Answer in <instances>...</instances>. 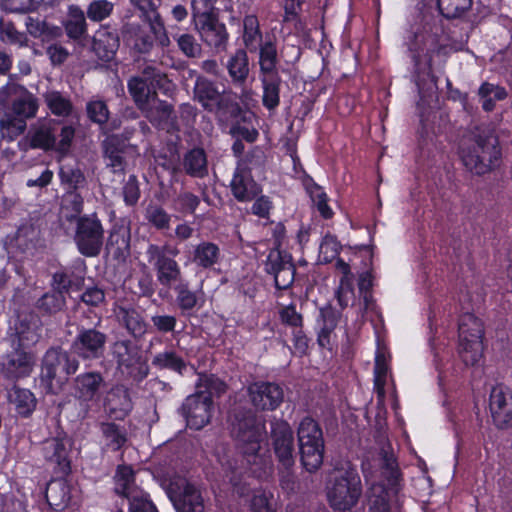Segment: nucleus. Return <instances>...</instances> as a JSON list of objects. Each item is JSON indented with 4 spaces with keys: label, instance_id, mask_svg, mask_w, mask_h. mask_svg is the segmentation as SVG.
<instances>
[{
    "label": "nucleus",
    "instance_id": "4d7b16f0",
    "mask_svg": "<svg viewBox=\"0 0 512 512\" xmlns=\"http://www.w3.org/2000/svg\"><path fill=\"white\" fill-rule=\"evenodd\" d=\"M354 274L351 269L341 274L339 286L336 290V298L342 308L348 306L349 301L354 297Z\"/></svg>",
    "mask_w": 512,
    "mask_h": 512
},
{
    "label": "nucleus",
    "instance_id": "f257e3e1",
    "mask_svg": "<svg viewBox=\"0 0 512 512\" xmlns=\"http://www.w3.org/2000/svg\"><path fill=\"white\" fill-rule=\"evenodd\" d=\"M232 434L237 440L240 455L237 458L224 455L219 458V462L233 493L242 497L248 493V487L243 479L245 472L248 470L255 476L261 475L264 458L259 451L266 431L264 424L249 414L233 423Z\"/></svg>",
    "mask_w": 512,
    "mask_h": 512
},
{
    "label": "nucleus",
    "instance_id": "7ed1b4c3",
    "mask_svg": "<svg viewBox=\"0 0 512 512\" xmlns=\"http://www.w3.org/2000/svg\"><path fill=\"white\" fill-rule=\"evenodd\" d=\"M75 136V129L64 124L57 129L55 120L38 121L30 130L29 138L32 148L54 150L60 154H67Z\"/></svg>",
    "mask_w": 512,
    "mask_h": 512
},
{
    "label": "nucleus",
    "instance_id": "774afa93",
    "mask_svg": "<svg viewBox=\"0 0 512 512\" xmlns=\"http://www.w3.org/2000/svg\"><path fill=\"white\" fill-rule=\"evenodd\" d=\"M371 512H389L388 491L380 484L373 485L370 496Z\"/></svg>",
    "mask_w": 512,
    "mask_h": 512
},
{
    "label": "nucleus",
    "instance_id": "37998d69",
    "mask_svg": "<svg viewBox=\"0 0 512 512\" xmlns=\"http://www.w3.org/2000/svg\"><path fill=\"white\" fill-rule=\"evenodd\" d=\"M152 365L158 369H168L180 375H182L187 368L184 359L173 350H165L157 353L152 358Z\"/></svg>",
    "mask_w": 512,
    "mask_h": 512
},
{
    "label": "nucleus",
    "instance_id": "c9c22d12",
    "mask_svg": "<svg viewBox=\"0 0 512 512\" xmlns=\"http://www.w3.org/2000/svg\"><path fill=\"white\" fill-rule=\"evenodd\" d=\"M242 41L249 52H256L263 43L260 23L256 15L249 14L243 18Z\"/></svg>",
    "mask_w": 512,
    "mask_h": 512
},
{
    "label": "nucleus",
    "instance_id": "49530a36",
    "mask_svg": "<svg viewBox=\"0 0 512 512\" xmlns=\"http://www.w3.org/2000/svg\"><path fill=\"white\" fill-rule=\"evenodd\" d=\"M115 492L125 498L130 497V492L140 490L135 484V475L132 467L120 465L115 474Z\"/></svg>",
    "mask_w": 512,
    "mask_h": 512
},
{
    "label": "nucleus",
    "instance_id": "4468645a",
    "mask_svg": "<svg viewBox=\"0 0 512 512\" xmlns=\"http://www.w3.org/2000/svg\"><path fill=\"white\" fill-rule=\"evenodd\" d=\"M212 405L213 402L209 399V395L195 392L185 399L180 412L190 428L199 430L209 423L212 415Z\"/></svg>",
    "mask_w": 512,
    "mask_h": 512
},
{
    "label": "nucleus",
    "instance_id": "bb28decb",
    "mask_svg": "<svg viewBox=\"0 0 512 512\" xmlns=\"http://www.w3.org/2000/svg\"><path fill=\"white\" fill-rule=\"evenodd\" d=\"M194 98L210 112L221 108L222 93L214 82L204 77H198L195 81Z\"/></svg>",
    "mask_w": 512,
    "mask_h": 512
},
{
    "label": "nucleus",
    "instance_id": "de8ad7c7",
    "mask_svg": "<svg viewBox=\"0 0 512 512\" xmlns=\"http://www.w3.org/2000/svg\"><path fill=\"white\" fill-rule=\"evenodd\" d=\"M26 129V120L7 111L0 117V131L4 138L12 141Z\"/></svg>",
    "mask_w": 512,
    "mask_h": 512
},
{
    "label": "nucleus",
    "instance_id": "1a4fd4ad",
    "mask_svg": "<svg viewBox=\"0 0 512 512\" xmlns=\"http://www.w3.org/2000/svg\"><path fill=\"white\" fill-rule=\"evenodd\" d=\"M148 262L153 265L157 281L165 287L173 288L184 281L178 262L167 255V247L149 244L146 250Z\"/></svg>",
    "mask_w": 512,
    "mask_h": 512
},
{
    "label": "nucleus",
    "instance_id": "a211bd4d",
    "mask_svg": "<svg viewBox=\"0 0 512 512\" xmlns=\"http://www.w3.org/2000/svg\"><path fill=\"white\" fill-rule=\"evenodd\" d=\"M35 364L31 353L20 346L13 348L1 357V371L6 379L17 381L30 376Z\"/></svg>",
    "mask_w": 512,
    "mask_h": 512
},
{
    "label": "nucleus",
    "instance_id": "39448f33",
    "mask_svg": "<svg viewBox=\"0 0 512 512\" xmlns=\"http://www.w3.org/2000/svg\"><path fill=\"white\" fill-rule=\"evenodd\" d=\"M112 360L122 374L140 382L149 374V366L143 359L140 347L128 338L117 339L110 346Z\"/></svg>",
    "mask_w": 512,
    "mask_h": 512
},
{
    "label": "nucleus",
    "instance_id": "2f4dec72",
    "mask_svg": "<svg viewBox=\"0 0 512 512\" xmlns=\"http://www.w3.org/2000/svg\"><path fill=\"white\" fill-rule=\"evenodd\" d=\"M8 401L14 405L18 415L28 417L36 408L37 400L34 394L25 388L13 386L7 394Z\"/></svg>",
    "mask_w": 512,
    "mask_h": 512
},
{
    "label": "nucleus",
    "instance_id": "9b49d317",
    "mask_svg": "<svg viewBox=\"0 0 512 512\" xmlns=\"http://www.w3.org/2000/svg\"><path fill=\"white\" fill-rule=\"evenodd\" d=\"M0 104H10V112L24 118V120L35 117L38 111V100L25 87L8 84L0 89Z\"/></svg>",
    "mask_w": 512,
    "mask_h": 512
},
{
    "label": "nucleus",
    "instance_id": "ddd939ff",
    "mask_svg": "<svg viewBox=\"0 0 512 512\" xmlns=\"http://www.w3.org/2000/svg\"><path fill=\"white\" fill-rule=\"evenodd\" d=\"M271 438L279 465L289 471L294 463V436L290 425L283 420L271 424Z\"/></svg>",
    "mask_w": 512,
    "mask_h": 512
},
{
    "label": "nucleus",
    "instance_id": "3c124183",
    "mask_svg": "<svg viewBox=\"0 0 512 512\" xmlns=\"http://www.w3.org/2000/svg\"><path fill=\"white\" fill-rule=\"evenodd\" d=\"M305 188L321 216L330 219L333 216V211L327 204L328 197L323 189L312 180L305 183Z\"/></svg>",
    "mask_w": 512,
    "mask_h": 512
},
{
    "label": "nucleus",
    "instance_id": "5fc2aeb1",
    "mask_svg": "<svg viewBox=\"0 0 512 512\" xmlns=\"http://www.w3.org/2000/svg\"><path fill=\"white\" fill-rule=\"evenodd\" d=\"M84 200L83 197L75 192L69 191L65 204L63 205V217L66 221L75 223L82 217Z\"/></svg>",
    "mask_w": 512,
    "mask_h": 512
},
{
    "label": "nucleus",
    "instance_id": "9d476101",
    "mask_svg": "<svg viewBox=\"0 0 512 512\" xmlns=\"http://www.w3.org/2000/svg\"><path fill=\"white\" fill-rule=\"evenodd\" d=\"M168 493L176 512H204L205 510L201 491L183 477L171 480Z\"/></svg>",
    "mask_w": 512,
    "mask_h": 512
},
{
    "label": "nucleus",
    "instance_id": "052dcab7",
    "mask_svg": "<svg viewBox=\"0 0 512 512\" xmlns=\"http://www.w3.org/2000/svg\"><path fill=\"white\" fill-rule=\"evenodd\" d=\"M118 37L115 33L108 32L104 29L98 30L94 36V47L100 50L102 47L105 50L107 59H110L118 48Z\"/></svg>",
    "mask_w": 512,
    "mask_h": 512
},
{
    "label": "nucleus",
    "instance_id": "79ce46f5",
    "mask_svg": "<svg viewBox=\"0 0 512 512\" xmlns=\"http://www.w3.org/2000/svg\"><path fill=\"white\" fill-rule=\"evenodd\" d=\"M299 445L324 443L323 433L319 424L311 417H305L298 427Z\"/></svg>",
    "mask_w": 512,
    "mask_h": 512
},
{
    "label": "nucleus",
    "instance_id": "e433bc0d",
    "mask_svg": "<svg viewBox=\"0 0 512 512\" xmlns=\"http://www.w3.org/2000/svg\"><path fill=\"white\" fill-rule=\"evenodd\" d=\"M281 83L282 80L277 73L273 75H264L261 78L263 89L262 103L269 111L275 110L279 106Z\"/></svg>",
    "mask_w": 512,
    "mask_h": 512
},
{
    "label": "nucleus",
    "instance_id": "6e6552de",
    "mask_svg": "<svg viewBox=\"0 0 512 512\" xmlns=\"http://www.w3.org/2000/svg\"><path fill=\"white\" fill-rule=\"evenodd\" d=\"M73 239L83 256L95 257L100 254L104 243V228L95 213L77 219Z\"/></svg>",
    "mask_w": 512,
    "mask_h": 512
},
{
    "label": "nucleus",
    "instance_id": "f704fd0d",
    "mask_svg": "<svg viewBox=\"0 0 512 512\" xmlns=\"http://www.w3.org/2000/svg\"><path fill=\"white\" fill-rule=\"evenodd\" d=\"M46 500L55 511L64 510L70 502V489L63 480L51 481L46 489Z\"/></svg>",
    "mask_w": 512,
    "mask_h": 512
},
{
    "label": "nucleus",
    "instance_id": "680f3d73",
    "mask_svg": "<svg viewBox=\"0 0 512 512\" xmlns=\"http://www.w3.org/2000/svg\"><path fill=\"white\" fill-rule=\"evenodd\" d=\"M472 5V0H437L440 13L446 18L459 17Z\"/></svg>",
    "mask_w": 512,
    "mask_h": 512
},
{
    "label": "nucleus",
    "instance_id": "bf43d9fd",
    "mask_svg": "<svg viewBox=\"0 0 512 512\" xmlns=\"http://www.w3.org/2000/svg\"><path fill=\"white\" fill-rule=\"evenodd\" d=\"M127 498L129 502V512H158L156 506L149 499V495L142 489L133 490Z\"/></svg>",
    "mask_w": 512,
    "mask_h": 512
},
{
    "label": "nucleus",
    "instance_id": "c756f323",
    "mask_svg": "<svg viewBox=\"0 0 512 512\" xmlns=\"http://www.w3.org/2000/svg\"><path fill=\"white\" fill-rule=\"evenodd\" d=\"M226 69L234 85L242 86L249 76V58L245 49H237L229 56Z\"/></svg>",
    "mask_w": 512,
    "mask_h": 512
},
{
    "label": "nucleus",
    "instance_id": "a878e982",
    "mask_svg": "<svg viewBox=\"0 0 512 512\" xmlns=\"http://www.w3.org/2000/svg\"><path fill=\"white\" fill-rule=\"evenodd\" d=\"M222 252L218 244L201 241L193 246L191 262L201 270H212L220 263Z\"/></svg>",
    "mask_w": 512,
    "mask_h": 512
},
{
    "label": "nucleus",
    "instance_id": "603ef678",
    "mask_svg": "<svg viewBox=\"0 0 512 512\" xmlns=\"http://www.w3.org/2000/svg\"><path fill=\"white\" fill-rule=\"evenodd\" d=\"M226 384L215 375L201 374L196 382V392L209 395L212 400L214 396H220L225 393Z\"/></svg>",
    "mask_w": 512,
    "mask_h": 512
},
{
    "label": "nucleus",
    "instance_id": "473e14b6",
    "mask_svg": "<svg viewBox=\"0 0 512 512\" xmlns=\"http://www.w3.org/2000/svg\"><path fill=\"white\" fill-rule=\"evenodd\" d=\"M140 110L144 114V116L156 126H161L164 123H167L173 114V107L166 101H162L157 98V95L154 96L144 107H141Z\"/></svg>",
    "mask_w": 512,
    "mask_h": 512
},
{
    "label": "nucleus",
    "instance_id": "aec40b11",
    "mask_svg": "<svg viewBox=\"0 0 512 512\" xmlns=\"http://www.w3.org/2000/svg\"><path fill=\"white\" fill-rule=\"evenodd\" d=\"M489 408L495 425L500 429L508 428L512 422L511 397L504 387L497 385L490 393Z\"/></svg>",
    "mask_w": 512,
    "mask_h": 512
},
{
    "label": "nucleus",
    "instance_id": "72a5a7b5",
    "mask_svg": "<svg viewBox=\"0 0 512 512\" xmlns=\"http://www.w3.org/2000/svg\"><path fill=\"white\" fill-rule=\"evenodd\" d=\"M43 98L53 115L62 118H68L73 115L74 106L68 95L57 90H49L43 94Z\"/></svg>",
    "mask_w": 512,
    "mask_h": 512
},
{
    "label": "nucleus",
    "instance_id": "13d9d810",
    "mask_svg": "<svg viewBox=\"0 0 512 512\" xmlns=\"http://www.w3.org/2000/svg\"><path fill=\"white\" fill-rule=\"evenodd\" d=\"M0 40L4 43L18 44L21 47L28 45L26 34L18 31L11 21L0 20Z\"/></svg>",
    "mask_w": 512,
    "mask_h": 512
},
{
    "label": "nucleus",
    "instance_id": "e2e57ef3",
    "mask_svg": "<svg viewBox=\"0 0 512 512\" xmlns=\"http://www.w3.org/2000/svg\"><path fill=\"white\" fill-rule=\"evenodd\" d=\"M114 10V4L108 0H94L86 9V15L93 22L107 19Z\"/></svg>",
    "mask_w": 512,
    "mask_h": 512
},
{
    "label": "nucleus",
    "instance_id": "0e129e2a",
    "mask_svg": "<svg viewBox=\"0 0 512 512\" xmlns=\"http://www.w3.org/2000/svg\"><path fill=\"white\" fill-rule=\"evenodd\" d=\"M273 494L266 489H255L250 500L251 512H275L272 505Z\"/></svg>",
    "mask_w": 512,
    "mask_h": 512
},
{
    "label": "nucleus",
    "instance_id": "b1692460",
    "mask_svg": "<svg viewBox=\"0 0 512 512\" xmlns=\"http://www.w3.org/2000/svg\"><path fill=\"white\" fill-rule=\"evenodd\" d=\"M341 313L331 305L322 307L319 311L317 324L319 326L317 342L322 348L331 349L335 337L334 330L338 325Z\"/></svg>",
    "mask_w": 512,
    "mask_h": 512
},
{
    "label": "nucleus",
    "instance_id": "cd10ccee",
    "mask_svg": "<svg viewBox=\"0 0 512 512\" xmlns=\"http://www.w3.org/2000/svg\"><path fill=\"white\" fill-rule=\"evenodd\" d=\"M105 411L115 419H123L132 409V402L127 389L113 387L104 400Z\"/></svg>",
    "mask_w": 512,
    "mask_h": 512
},
{
    "label": "nucleus",
    "instance_id": "c03bdc74",
    "mask_svg": "<svg viewBox=\"0 0 512 512\" xmlns=\"http://www.w3.org/2000/svg\"><path fill=\"white\" fill-rule=\"evenodd\" d=\"M301 462L308 472H315L323 463L324 443L299 445Z\"/></svg>",
    "mask_w": 512,
    "mask_h": 512
},
{
    "label": "nucleus",
    "instance_id": "f3484780",
    "mask_svg": "<svg viewBox=\"0 0 512 512\" xmlns=\"http://www.w3.org/2000/svg\"><path fill=\"white\" fill-rule=\"evenodd\" d=\"M71 450V441L65 432L61 431L56 436L47 438L42 443V454L45 461L61 473H67L70 470L69 453Z\"/></svg>",
    "mask_w": 512,
    "mask_h": 512
},
{
    "label": "nucleus",
    "instance_id": "412c9836",
    "mask_svg": "<svg viewBox=\"0 0 512 512\" xmlns=\"http://www.w3.org/2000/svg\"><path fill=\"white\" fill-rule=\"evenodd\" d=\"M103 386L104 378L100 372H84L74 379V395L82 403H88L98 397Z\"/></svg>",
    "mask_w": 512,
    "mask_h": 512
},
{
    "label": "nucleus",
    "instance_id": "338daca9",
    "mask_svg": "<svg viewBox=\"0 0 512 512\" xmlns=\"http://www.w3.org/2000/svg\"><path fill=\"white\" fill-rule=\"evenodd\" d=\"M174 208L183 214H193L200 204V198L189 191H181L173 200Z\"/></svg>",
    "mask_w": 512,
    "mask_h": 512
},
{
    "label": "nucleus",
    "instance_id": "a18cd8bd",
    "mask_svg": "<svg viewBox=\"0 0 512 512\" xmlns=\"http://www.w3.org/2000/svg\"><path fill=\"white\" fill-rule=\"evenodd\" d=\"M478 96L482 102V108L486 112H490L495 108L496 101L504 100L507 97L505 88L484 82L479 87Z\"/></svg>",
    "mask_w": 512,
    "mask_h": 512
},
{
    "label": "nucleus",
    "instance_id": "4c0bfd02",
    "mask_svg": "<svg viewBox=\"0 0 512 512\" xmlns=\"http://www.w3.org/2000/svg\"><path fill=\"white\" fill-rule=\"evenodd\" d=\"M66 34L71 39H81L87 33L84 11L75 5L69 7L68 18L64 23Z\"/></svg>",
    "mask_w": 512,
    "mask_h": 512
},
{
    "label": "nucleus",
    "instance_id": "20e7f679",
    "mask_svg": "<svg viewBox=\"0 0 512 512\" xmlns=\"http://www.w3.org/2000/svg\"><path fill=\"white\" fill-rule=\"evenodd\" d=\"M79 368V361L61 348L46 351L41 366V380L49 390L62 389Z\"/></svg>",
    "mask_w": 512,
    "mask_h": 512
},
{
    "label": "nucleus",
    "instance_id": "a19ab883",
    "mask_svg": "<svg viewBox=\"0 0 512 512\" xmlns=\"http://www.w3.org/2000/svg\"><path fill=\"white\" fill-rule=\"evenodd\" d=\"M389 374L388 357L383 350H378L374 365V390L380 400L385 398V385Z\"/></svg>",
    "mask_w": 512,
    "mask_h": 512
},
{
    "label": "nucleus",
    "instance_id": "0eeeda50",
    "mask_svg": "<svg viewBox=\"0 0 512 512\" xmlns=\"http://www.w3.org/2000/svg\"><path fill=\"white\" fill-rule=\"evenodd\" d=\"M360 494V477L354 469L348 468L334 477L332 487L327 495L333 509L346 511L357 503Z\"/></svg>",
    "mask_w": 512,
    "mask_h": 512
},
{
    "label": "nucleus",
    "instance_id": "58836bf2",
    "mask_svg": "<svg viewBox=\"0 0 512 512\" xmlns=\"http://www.w3.org/2000/svg\"><path fill=\"white\" fill-rule=\"evenodd\" d=\"M127 87L130 95L132 96L136 106L139 109L144 107L148 101L157 95L155 89H153L150 83L146 82V80L142 79L141 77H131L128 81Z\"/></svg>",
    "mask_w": 512,
    "mask_h": 512
},
{
    "label": "nucleus",
    "instance_id": "09e8293b",
    "mask_svg": "<svg viewBox=\"0 0 512 512\" xmlns=\"http://www.w3.org/2000/svg\"><path fill=\"white\" fill-rule=\"evenodd\" d=\"M145 220L157 230L170 228L171 215L159 204L150 203L144 211Z\"/></svg>",
    "mask_w": 512,
    "mask_h": 512
},
{
    "label": "nucleus",
    "instance_id": "7c9ffc66",
    "mask_svg": "<svg viewBox=\"0 0 512 512\" xmlns=\"http://www.w3.org/2000/svg\"><path fill=\"white\" fill-rule=\"evenodd\" d=\"M185 173L191 177L203 178L208 174L207 156L203 148L194 147L182 158Z\"/></svg>",
    "mask_w": 512,
    "mask_h": 512
},
{
    "label": "nucleus",
    "instance_id": "4be33fe9",
    "mask_svg": "<svg viewBox=\"0 0 512 512\" xmlns=\"http://www.w3.org/2000/svg\"><path fill=\"white\" fill-rule=\"evenodd\" d=\"M114 314L118 323L135 339L142 338L147 331V323L141 312L132 305H117Z\"/></svg>",
    "mask_w": 512,
    "mask_h": 512
},
{
    "label": "nucleus",
    "instance_id": "6ab92c4d",
    "mask_svg": "<svg viewBox=\"0 0 512 512\" xmlns=\"http://www.w3.org/2000/svg\"><path fill=\"white\" fill-rule=\"evenodd\" d=\"M439 48L435 35L421 31L413 34L412 39L408 43L410 57L417 71L422 70V61L425 59L429 74L432 71V53Z\"/></svg>",
    "mask_w": 512,
    "mask_h": 512
},
{
    "label": "nucleus",
    "instance_id": "dca6fc26",
    "mask_svg": "<svg viewBox=\"0 0 512 512\" xmlns=\"http://www.w3.org/2000/svg\"><path fill=\"white\" fill-rule=\"evenodd\" d=\"M252 405L259 410L273 411L284 400L283 388L274 382L257 381L247 388Z\"/></svg>",
    "mask_w": 512,
    "mask_h": 512
},
{
    "label": "nucleus",
    "instance_id": "f03ea898",
    "mask_svg": "<svg viewBox=\"0 0 512 512\" xmlns=\"http://www.w3.org/2000/svg\"><path fill=\"white\" fill-rule=\"evenodd\" d=\"M465 168L473 174L484 175L500 165L501 148L494 131L489 127H477L472 142L460 149Z\"/></svg>",
    "mask_w": 512,
    "mask_h": 512
},
{
    "label": "nucleus",
    "instance_id": "69168bd1",
    "mask_svg": "<svg viewBox=\"0 0 512 512\" xmlns=\"http://www.w3.org/2000/svg\"><path fill=\"white\" fill-rule=\"evenodd\" d=\"M142 20L149 25L151 32L162 47L170 45V39L166 33L165 25L159 12L145 16Z\"/></svg>",
    "mask_w": 512,
    "mask_h": 512
},
{
    "label": "nucleus",
    "instance_id": "c85d7f7f",
    "mask_svg": "<svg viewBox=\"0 0 512 512\" xmlns=\"http://www.w3.org/2000/svg\"><path fill=\"white\" fill-rule=\"evenodd\" d=\"M99 431L101 433V442L104 448L110 451L120 450L127 442V430L124 426L115 422H100Z\"/></svg>",
    "mask_w": 512,
    "mask_h": 512
},
{
    "label": "nucleus",
    "instance_id": "ea45409f",
    "mask_svg": "<svg viewBox=\"0 0 512 512\" xmlns=\"http://www.w3.org/2000/svg\"><path fill=\"white\" fill-rule=\"evenodd\" d=\"M259 51V68L263 75H273L276 72L278 63V52L274 41L266 40L260 44Z\"/></svg>",
    "mask_w": 512,
    "mask_h": 512
},
{
    "label": "nucleus",
    "instance_id": "5701e85b",
    "mask_svg": "<svg viewBox=\"0 0 512 512\" xmlns=\"http://www.w3.org/2000/svg\"><path fill=\"white\" fill-rule=\"evenodd\" d=\"M230 187L233 196L240 202L251 201L261 193V187L252 178L250 171L241 166L236 168Z\"/></svg>",
    "mask_w": 512,
    "mask_h": 512
},
{
    "label": "nucleus",
    "instance_id": "6e6d98bb",
    "mask_svg": "<svg viewBox=\"0 0 512 512\" xmlns=\"http://www.w3.org/2000/svg\"><path fill=\"white\" fill-rule=\"evenodd\" d=\"M181 53L188 58H199L202 54V46L194 35L190 33L177 34L174 37Z\"/></svg>",
    "mask_w": 512,
    "mask_h": 512
},
{
    "label": "nucleus",
    "instance_id": "864d4df0",
    "mask_svg": "<svg viewBox=\"0 0 512 512\" xmlns=\"http://www.w3.org/2000/svg\"><path fill=\"white\" fill-rule=\"evenodd\" d=\"M59 177L61 183L67 185L70 191H76L86 184L83 172L75 165H62L59 170Z\"/></svg>",
    "mask_w": 512,
    "mask_h": 512
},
{
    "label": "nucleus",
    "instance_id": "2eb2a0df",
    "mask_svg": "<svg viewBox=\"0 0 512 512\" xmlns=\"http://www.w3.org/2000/svg\"><path fill=\"white\" fill-rule=\"evenodd\" d=\"M193 24L195 31L206 46L217 53L227 50L229 33L217 15L198 20Z\"/></svg>",
    "mask_w": 512,
    "mask_h": 512
},
{
    "label": "nucleus",
    "instance_id": "393cba45",
    "mask_svg": "<svg viewBox=\"0 0 512 512\" xmlns=\"http://www.w3.org/2000/svg\"><path fill=\"white\" fill-rule=\"evenodd\" d=\"M173 290L176 294L175 302L182 315H192L204 304V293L201 289L191 290L189 282L184 280L175 286Z\"/></svg>",
    "mask_w": 512,
    "mask_h": 512
},
{
    "label": "nucleus",
    "instance_id": "8fccbe9b",
    "mask_svg": "<svg viewBox=\"0 0 512 512\" xmlns=\"http://www.w3.org/2000/svg\"><path fill=\"white\" fill-rule=\"evenodd\" d=\"M25 26L31 36L41 38L43 41L60 35V29L58 27L50 26L47 22L39 18L27 17Z\"/></svg>",
    "mask_w": 512,
    "mask_h": 512
},
{
    "label": "nucleus",
    "instance_id": "423d86ee",
    "mask_svg": "<svg viewBox=\"0 0 512 512\" xmlns=\"http://www.w3.org/2000/svg\"><path fill=\"white\" fill-rule=\"evenodd\" d=\"M483 324L472 313H464L458 325V352L466 365H475L483 354Z\"/></svg>",
    "mask_w": 512,
    "mask_h": 512
},
{
    "label": "nucleus",
    "instance_id": "f8f14e48",
    "mask_svg": "<svg viewBox=\"0 0 512 512\" xmlns=\"http://www.w3.org/2000/svg\"><path fill=\"white\" fill-rule=\"evenodd\" d=\"M106 343V333L95 327H81L72 341L71 351L82 360H97L103 357Z\"/></svg>",
    "mask_w": 512,
    "mask_h": 512
}]
</instances>
